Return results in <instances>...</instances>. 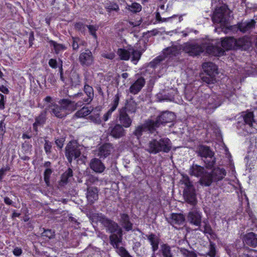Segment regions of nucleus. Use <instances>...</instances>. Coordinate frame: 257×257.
Returning <instances> with one entry per match:
<instances>
[{
  "label": "nucleus",
  "instance_id": "f257e3e1",
  "mask_svg": "<svg viewBox=\"0 0 257 257\" xmlns=\"http://www.w3.org/2000/svg\"><path fill=\"white\" fill-rule=\"evenodd\" d=\"M172 148L170 140L167 138L152 139L150 141L146 147V150L150 154H156L159 152H169Z\"/></svg>",
  "mask_w": 257,
  "mask_h": 257
},
{
  "label": "nucleus",
  "instance_id": "f03ea898",
  "mask_svg": "<svg viewBox=\"0 0 257 257\" xmlns=\"http://www.w3.org/2000/svg\"><path fill=\"white\" fill-rule=\"evenodd\" d=\"M226 175V172L224 168H214L211 172H208L200 181L202 186H209L212 182H217L222 180Z\"/></svg>",
  "mask_w": 257,
  "mask_h": 257
},
{
  "label": "nucleus",
  "instance_id": "7ed1b4c3",
  "mask_svg": "<svg viewBox=\"0 0 257 257\" xmlns=\"http://www.w3.org/2000/svg\"><path fill=\"white\" fill-rule=\"evenodd\" d=\"M198 156L201 158L202 160L205 164V167L211 169L215 163V159L214 157V153L206 146H200L196 152Z\"/></svg>",
  "mask_w": 257,
  "mask_h": 257
},
{
  "label": "nucleus",
  "instance_id": "20e7f679",
  "mask_svg": "<svg viewBox=\"0 0 257 257\" xmlns=\"http://www.w3.org/2000/svg\"><path fill=\"white\" fill-rule=\"evenodd\" d=\"M229 10L225 6L216 9L212 18L214 24L219 25L220 27H224L227 25L229 20Z\"/></svg>",
  "mask_w": 257,
  "mask_h": 257
},
{
  "label": "nucleus",
  "instance_id": "39448f33",
  "mask_svg": "<svg viewBox=\"0 0 257 257\" xmlns=\"http://www.w3.org/2000/svg\"><path fill=\"white\" fill-rule=\"evenodd\" d=\"M109 236L110 243L116 249V252L121 257H132L123 247H118V244L122 240V230L121 233H111Z\"/></svg>",
  "mask_w": 257,
  "mask_h": 257
},
{
  "label": "nucleus",
  "instance_id": "423d86ee",
  "mask_svg": "<svg viewBox=\"0 0 257 257\" xmlns=\"http://www.w3.org/2000/svg\"><path fill=\"white\" fill-rule=\"evenodd\" d=\"M97 221L100 222L106 228V229L110 233H121L122 229L118 226V224L102 214H98L97 216Z\"/></svg>",
  "mask_w": 257,
  "mask_h": 257
},
{
  "label": "nucleus",
  "instance_id": "0eeeda50",
  "mask_svg": "<svg viewBox=\"0 0 257 257\" xmlns=\"http://www.w3.org/2000/svg\"><path fill=\"white\" fill-rule=\"evenodd\" d=\"M83 90L86 96H84V95L82 92H78L72 96L73 99L79 98V100H81V102H82V105L84 103L89 104L93 100L94 97L93 89L88 84L87 81H85L84 82Z\"/></svg>",
  "mask_w": 257,
  "mask_h": 257
},
{
  "label": "nucleus",
  "instance_id": "6e6552de",
  "mask_svg": "<svg viewBox=\"0 0 257 257\" xmlns=\"http://www.w3.org/2000/svg\"><path fill=\"white\" fill-rule=\"evenodd\" d=\"M200 103L204 105L202 107L205 109L212 110L215 109L220 105V100L215 94L210 96L207 94H204Z\"/></svg>",
  "mask_w": 257,
  "mask_h": 257
},
{
  "label": "nucleus",
  "instance_id": "1a4fd4ad",
  "mask_svg": "<svg viewBox=\"0 0 257 257\" xmlns=\"http://www.w3.org/2000/svg\"><path fill=\"white\" fill-rule=\"evenodd\" d=\"M80 154V147L77 143L70 142L66 146L65 155L69 163H71L73 158H78Z\"/></svg>",
  "mask_w": 257,
  "mask_h": 257
},
{
  "label": "nucleus",
  "instance_id": "9d476101",
  "mask_svg": "<svg viewBox=\"0 0 257 257\" xmlns=\"http://www.w3.org/2000/svg\"><path fill=\"white\" fill-rule=\"evenodd\" d=\"M61 107L66 112V115L70 112L75 110L77 108L82 106L81 100L75 103L68 99H62L59 101Z\"/></svg>",
  "mask_w": 257,
  "mask_h": 257
},
{
  "label": "nucleus",
  "instance_id": "9b49d317",
  "mask_svg": "<svg viewBox=\"0 0 257 257\" xmlns=\"http://www.w3.org/2000/svg\"><path fill=\"white\" fill-rule=\"evenodd\" d=\"M175 118L174 114L172 112L165 111L159 115L157 119L154 121L152 120L153 125L155 129L158 127L161 124H165L172 121Z\"/></svg>",
  "mask_w": 257,
  "mask_h": 257
},
{
  "label": "nucleus",
  "instance_id": "f8f14e48",
  "mask_svg": "<svg viewBox=\"0 0 257 257\" xmlns=\"http://www.w3.org/2000/svg\"><path fill=\"white\" fill-rule=\"evenodd\" d=\"M78 59L83 67H89L94 63V57L92 52L88 49L81 52Z\"/></svg>",
  "mask_w": 257,
  "mask_h": 257
},
{
  "label": "nucleus",
  "instance_id": "ddd939ff",
  "mask_svg": "<svg viewBox=\"0 0 257 257\" xmlns=\"http://www.w3.org/2000/svg\"><path fill=\"white\" fill-rule=\"evenodd\" d=\"M152 120L147 121L145 123L136 126L135 130L133 133V135L138 139H139L144 133L149 131L152 132L155 130V128L152 124Z\"/></svg>",
  "mask_w": 257,
  "mask_h": 257
},
{
  "label": "nucleus",
  "instance_id": "4468645a",
  "mask_svg": "<svg viewBox=\"0 0 257 257\" xmlns=\"http://www.w3.org/2000/svg\"><path fill=\"white\" fill-rule=\"evenodd\" d=\"M114 151L112 145L109 143L104 144L94 151V154L100 159H105Z\"/></svg>",
  "mask_w": 257,
  "mask_h": 257
},
{
  "label": "nucleus",
  "instance_id": "2eb2a0df",
  "mask_svg": "<svg viewBox=\"0 0 257 257\" xmlns=\"http://www.w3.org/2000/svg\"><path fill=\"white\" fill-rule=\"evenodd\" d=\"M168 220L173 227L176 229H179L181 227L180 226L184 224L185 217L183 214L180 213H172Z\"/></svg>",
  "mask_w": 257,
  "mask_h": 257
},
{
  "label": "nucleus",
  "instance_id": "dca6fc26",
  "mask_svg": "<svg viewBox=\"0 0 257 257\" xmlns=\"http://www.w3.org/2000/svg\"><path fill=\"white\" fill-rule=\"evenodd\" d=\"M184 51L190 56H196L202 52L203 48L198 44L186 43L183 47Z\"/></svg>",
  "mask_w": 257,
  "mask_h": 257
},
{
  "label": "nucleus",
  "instance_id": "f3484780",
  "mask_svg": "<svg viewBox=\"0 0 257 257\" xmlns=\"http://www.w3.org/2000/svg\"><path fill=\"white\" fill-rule=\"evenodd\" d=\"M183 196L185 201L189 204L195 205L197 202L196 193L194 187L185 188L183 191Z\"/></svg>",
  "mask_w": 257,
  "mask_h": 257
},
{
  "label": "nucleus",
  "instance_id": "a211bd4d",
  "mask_svg": "<svg viewBox=\"0 0 257 257\" xmlns=\"http://www.w3.org/2000/svg\"><path fill=\"white\" fill-rule=\"evenodd\" d=\"M47 110H49L52 114L57 117L63 118L66 116V112L64 111L61 106L55 103H51L46 108Z\"/></svg>",
  "mask_w": 257,
  "mask_h": 257
},
{
  "label": "nucleus",
  "instance_id": "6ab92c4d",
  "mask_svg": "<svg viewBox=\"0 0 257 257\" xmlns=\"http://www.w3.org/2000/svg\"><path fill=\"white\" fill-rule=\"evenodd\" d=\"M108 131L110 135L116 139L122 137L125 135V133L123 126L119 124H116L109 126Z\"/></svg>",
  "mask_w": 257,
  "mask_h": 257
},
{
  "label": "nucleus",
  "instance_id": "aec40b11",
  "mask_svg": "<svg viewBox=\"0 0 257 257\" xmlns=\"http://www.w3.org/2000/svg\"><path fill=\"white\" fill-rule=\"evenodd\" d=\"M208 173L203 167L193 164L189 169V174L196 177H200L199 183L202 178Z\"/></svg>",
  "mask_w": 257,
  "mask_h": 257
},
{
  "label": "nucleus",
  "instance_id": "412c9836",
  "mask_svg": "<svg viewBox=\"0 0 257 257\" xmlns=\"http://www.w3.org/2000/svg\"><path fill=\"white\" fill-rule=\"evenodd\" d=\"M47 110L45 108V110L41 112V113L35 118V121L33 124V127L35 132H38V128L40 126H43L47 120Z\"/></svg>",
  "mask_w": 257,
  "mask_h": 257
},
{
  "label": "nucleus",
  "instance_id": "4be33fe9",
  "mask_svg": "<svg viewBox=\"0 0 257 257\" xmlns=\"http://www.w3.org/2000/svg\"><path fill=\"white\" fill-rule=\"evenodd\" d=\"M118 119L124 127H129L132 123V119L130 117L127 112H125L124 109H120L119 110Z\"/></svg>",
  "mask_w": 257,
  "mask_h": 257
},
{
  "label": "nucleus",
  "instance_id": "5701e85b",
  "mask_svg": "<svg viewBox=\"0 0 257 257\" xmlns=\"http://www.w3.org/2000/svg\"><path fill=\"white\" fill-rule=\"evenodd\" d=\"M187 219L188 221L196 226H200L201 222V213L194 209L189 212Z\"/></svg>",
  "mask_w": 257,
  "mask_h": 257
},
{
  "label": "nucleus",
  "instance_id": "b1692460",
  "mask_svg": "<svg viewBox=\"0 0 257 257\" xmlns=\"http://www.w3.org/2000/svg\"><path fill=\"white\" fill-rule=\"evenodd\" d=\"M145 83V79L143 77H140L131 85L129 91L132 94H137L141 90Z\"/></svg>",
  "mask_w": 257,
  "mask_h": 257
},
{
  "label": "nucleus",
  "instance_id": "393cba45",
  "mask_svg": "<svg viewBox=\"0 0 257 257\" xmlns=\"http://www.w3.org/2000/svg\"><path fill=\"white\" fill-rule=\"evenodd\" d=\"M90 168L96 173H102L105 169L104 165L98 158L92 159L89 163Z\"/></svg>",
  "mask_w": 257,
  "mask_h": 257
},
{
  "label": "nucleus",
  "instance_id": "a878e982",
  "mask_svg": "<svg viewBox=\"0 0 257 257\" xmlns=\"http://www.w3.org/2000/svg\"><path fill=\"white\" fill-rule=\"evenodd\" d=\"M146 236L152 246V250L154 254L159 248L160 238L157 235L152 233Z\"/></svg>",
  "mask_w": 257,
  "mask_h": 257
},
{
  "label": "nucleus",
  "instance_id": "bb28decb",
  "mask_svg": "<svg viewBox=\"0 0 257 257\" xmlns=\"http://www.w3.org/2000/svg\"><path fill=\"white\" fill-rule=\"evenodd\" d=\"M98 190L96 187H89L87 188V199L89 203H93L98 198Z\"/></svg>",
  "mask_w": 257,
  "mask_h": 257
},
{
  "label": "nucleus",
  "instance_id": "cd10ccee",
  "mask_svg": "<svg viewBox=\"0 0 257 257\" xmlns=\"http://www.w3.org/2000/svg\"><path fill=\"white\" fill-rule=\"evenodd\" d=\"M205 73L215 75L217 74V66L212 62H205L202 64Z\"/></svg>",
  "mask_w": 257,
  "mask_h": 257
},
{
  "label": "nucleus",
  "instance_id": "c85d7f7f",
  "mask_svg": "<svg viewBox=\"0 0 257 257\" xmlns=\"http://www.w3.org/2000/svg\"><path fill=\"white\" fill-rule=\"evenodd\" d=\"M221 46L223 49L231 50L235 48V39L233 37H227L221 41Z\"/></svg>",
  "mask_w": 257,
  "mask_h": 257
},
{
  "label": "nucleus",
  "instance_id": "c756f323",
  "mask_svg": "<svg viewBox=\"0 0 257 257\" xmlns=\"http://www.w3.org/2000/svg\"><path fill=\"white\" fill-rule=\"evenodd\" d=\"M244 240L246 244L252 247L257 246V235L253 232L247 233L244 236Z\"/></svg>",
  "mask_w": 257,
  "mask_h": 257
},
{
  "label": "nucleus",
  "instance_id": "7c9ffc66",
  "mask_svg": "<svg viewBox=\"0 0 257 257\" xmlns=\"http://www.w3.org/2000/svg\"><path fill=\"white\" fill-rule=\"evenodd\" d=\"M121 109H124L126 112L130 114L135 113L138 109V104L132 99L127 100L124 107Z\"/></svg>",
  "mask_w": 257,
  "mask_h": 257
},
{
  "label": "nucleus",
  "instance_id": "2f4dec72",
  "mask_svg": "<svg viewBox=\"0 0 257 257\" xmlns=\"http://www.w3.org/2000/svg\"><path fill=\"white\" fill-rule=\"evenodd\" d=\"M120 222L121 225L126 231L131 230L133 228V224L130 221V218L127 214L123 213L120 215Z\"/></svg>",
  "mask_w": 257,
  "mask_h": 257
},
{
  "label": "nucleus",
  "instance_id": "473e14b6",
  "mask_svg": "<svg viewBox=\"0 0 257 257\" xmlns=\"http://www.w3.org/2000/svg\"><path fill=\"white\" fill-rule=\"evenodd\" d=\"M255 23V21L253 20H251L249 21L239 23V31L242 33H245L254 27Z\"/></svg>",
  "mask_w": 257,
  "mask_h": 257
},
{
  "label": "nucleus",
  "instance_id": "72a5a7b5",
  "mask_svg": "<svg viewBox=\"0 0 257 257\" xmlns=\"http://www.w3.org/2000/svg\"><path fill=\"white\" fill-rule=\"evenodd\" d=\"M206 52L209 54L214 56H221L223 55L224 53V50L213 45H209L206 48Z\"/></svg>",
  "mask_w": 257,
  "mask_h": 257
},
{
  "label": "nucleus",
  "instance_id": "f704fd0d",
  "mask_svg": "<svg viewBox=\"0 0 257 257\" xmlns=\"http://www.w3.org/2000/svg\"><path fill=\"white\" fill-rule=\"evenodd\" d=\"M49 43L51 46L53 47L55 52L57 54L64 51L67 49V47L64 45L59 44L53 40L49 41Z\"/></svg>",
  "mask_w": 257,
  "mask_h": 257
},
{
  "label": "nucleus",
  "instance_id": "c9c22d12",
  "mask_svg": "<svg viewBox=\"0 0 257 257\" xmlns=\"http://www.w3.org/2000/svg\"><path fill=\"white\" fill-rule=\"evenodd\" d=\"M160 252L163 257H173L170 246L167 244H162L161 245Z\"/></svg>",
  "mask_w": 257,
  "mask_h": 257
},
{
  "label": "nucleus",
  "instance_id": "e433bc0d",
  "mask_svg": "<svg viewBox=\"0 0 257 257\" xmlns=\"http://www.w3.org/2000/svg\"><path fill=\"white\" fill-rule=\"evenodd\" d=\"M227 29H228L234 33H236V32H237L238 31H239V23H238L236 25L230 26L229 27L228 26V23H227V25L225 27H224V28L223 27L219 28L217 26H216L215 30V31L218 32L219 33H220L221 31H223L224 33H226Z\"/></svg>",
  "mask_w": 257,
  "mask_h": 257
},
{
  "label": "nucleus",
  "instance_id": "4c0bfd02",
  "mask_svg": "<svg viewBox=\"0 0 257 257\" xmlns=\"http://www.w3.org/2000/svg\"><path fill=\"white\" fill-rule=\"evenodd\" d=\"M92 110L91 107H83L81 109L78 110L75 114L77 117H83L89 115Z\"/></svg>",
  "mask_w": 257,
  "mask_h": 257
},
{
  "label": "nucleus",
  "instance_id": "58836bf2",
  "mask_svg": "<svg viewBox=\"0 0 257 257\" xmlns=\"http://www.w3.org/2000/svg\"><path fill=\"white\" fill-rule=\"evenodd\" d=\"M72 46L73 50L77 51L80 46H85L86 42L78 37H72Z\"/></svg>",
  "mask_w": 257,
  "mask_h": 257
},
{
  "label": "nucleus",
  "instance_id": "ea45409f",
  "mask_svg": "<svg viewBox=\"0 0 257 257\" xmlns=\"http://www.w3.org/2000/svg\"><path fill=\"white\" fill-rule=\"evenodd\" d=\"M105 9L108 13L112 12H117L119 10L118 5L115 3L109 2L104 5Z\"/></svg>",
  "mask_w": 257,
  "mask_h": 257
},
{
  "label": "nucleus",
  "instance_id": "a19ab883",
  "mask_svg": "<svg viewBox=\"0 0 257 257\" xmlns=\"http://www.w3.org/2000/svg\"><path fill=\"white\" fill-rule=\"evenodd\" d=\"M117 53L121 60H128L130 58V48L127 50L118 49Z\"/></svg>",
  "mask_w": 257,
  "mask_h": 257
},
{
  "label": "nucleus",
  "instance_id": "79ce46f5",
  "mask_svg": "<svg viewBox=\"0 0 257 257\" xmlns=\"http://www.w3.org/2000/svg\"><path fill=\"white\" fill-rule=\"evenodd\" d=\"M202 81L208 84H213L216 82L215 75L205 73L202 77Z\"/></svg>",
  "mask_w": 257,
  "mask_h": 257
},
{
  "label": "nucleus",
  "instance_id": "37998d69",
  "mask_svg": "<svg viewBox=\"0 0 257 257\" xmlns=\"http://www.w3.org/2000/svg\"><path fill=\"white\" fill-rule=\"evenodd\" d=\"M126 8L134 13L140 12L142 10L141 5L137 3H133L131 5L127 4Z\"/></svg>",
  "mask_w": 257,
  "mask_h": 257
},
{
  "label": "nucleus",
  "instance_id": "c03bdc74",
  "mask_svg": "<svg viewBox=\"0 0 257 257\" xmlns=\"http://www.w3.org/2000/svg\"><path fill=\"white\" fill-rule=\"evenodd\" d=\"M249 42L247 39L242 37L237 40L235 39V48L239 47L242 49H245L246 46L248 45Z\"/></svg>",
  "mask_w": 257,
  "mask_h": 257
},
{
  "label": "nucleus",
  "instance_id": "a18cd8bd",
  "mask_svg": "<svg viewBox=\"0 0 257 257\" xmlns=\"http://www.w3.org/2000/svg\"><path fill=\"white\" fill-rule=\"evenodd\" d=\"M130 56L132 55V61L138 62L141 56V53L133 47H130Z\"/></svg>",
  "mask_w": 257,
  "mask_h": 257
},
{
  "label": "nucleus",
  "instance_id": "49530a36",
  "mask_svg": "<svg viewBox=\"0 0 257 257\" xmlns=\"http://www.w3.org/2000/svg\"><path fill=\"white\" fill-rule=\"evenodd\" d=\"M248 215L249 216L248 224L251 223L250 225L248 224V226L250 227L251 230H254V228H257V220L255 216L252 214V213L248 212Z\"/></svg>",
  "mask_w": 257,
  "mask_h": 257
},
{
  "label": "nucleus",
  "instance_id": "de8ad7c7",
  "mask_svg": "<svg viewBox=\"0 0 257 257\" xmlns=\"http://www.w3.org/2000/svg\"><path fill=\"white\" fill-rule=\"evenodd\" d=\"M243 119L246 124H247L250 126H251L252 122L253 121V113L252 112H247L244 115Z\"/></svg>",
  "mask_w": 257,
  "mask_h": 257
},
{
  "label": "nucleus",
  "instance_id": "09e8293b",
  "mask_svg": "<svg viewBox=\"0 0 257 257\" xmlns=\"http://www.w3.org/2000/svg\"><path fill=\"white\" fill-rule=\"evenodd\" d=\"M73 171L71 169L69 168L66 171H65L61 177V181L65 183L68 181L69 178L72 177Z\"/></svg>",
  "mask_w": 257,
  "mask_h": 257
},
{
  "label": "nucleus",
  "instance_id": "8fccbe9b",
  "mask_svg": "<svg viewBox=\"0 0 257 257\" xmlns=\"http://www.w3.org/2000/svg\"><path fill=\"white\" fill-rule=\"evenodd\" d=\"M71 80L73 85L76 86L80 84L81 81L80 76L76 73H72Z\"/></svg>",
  "mask_w": 257,
  "mask_h": 257
},
{
  "label": "nucleus",
  "instance_id": "3c124183",
  "mask_svg": "<svg viewBox=\"0 0 257 257\" xmlns=\"http://www.w3.org/2000/svg\"><path fill=\"white\" fill-rule=\"evenodd\" d=\"M87 28L89 30V33L95 38H97L96 31L98 29V25H87Z\"/></svg>",
  "mask_w": 257,
  "mask_h": 257
},
{
  "label": "nucleus",
  "instance_id": "603ef678",
  "mask_svg": "<svg viewBox=\"0 0 257 257\" xmlns=\"http://www.w3.org/2000/svg\"><path fill=\"white\" fill-rule=\"evenodd\" d=\"M120 97V93H119L118 92L117 93V94H116L115 95V96L113 98L112 102L111 103V108H112V109H113L114 110L116 109V108H117V107L118 105Z\"/></svg>",
  "mask_w": 257,
  "mask_h": 257
},
{
  "label": "nucleus",
  "instance_id": "864d4df0",
  "mask_svg": "<svg viewBox=\"0 0 257 257\" xmlns=\"http://www.w3.org/2000/svg\"><path fill=\"white\" fill-rule=\"evenodd\" d=\"M164 59V57L162 56H159L154 59L152 61H151L149 65L151 67L154 68L156 67L161 61H162Z\"/></svg>",
  "mask_w": 257,
  "mask_h": 257
},
{
  "label": "nucleus",
  "instance_id": "5fc2aeb1",
  "mask_svg": "<svg viewBox=\"0 0 257 257\" xmlns=\"http://www.w3.org/2000/svg\"><path fill=\"white\" fill-rule=\"evenodd\" d=\"M180 182L182 184H184L186 188L189 187H193L192 183L190 182L189 177L187 176H183L182 179L180 180Z\"/></svg>",
  "mask_w": 257,
  "mask_h": 257
},
{
  "label": "nucleus",
  "instance_id": "6e6d98bb",
  "mask_svg": "<svg viewBox=\"0 0 257 257\" xmlns=\"http://www.w3.org/2000/svg\"><path fill=\"white\" fill-rule=\"evenodd\" d=\"M86 28L87 25H84L81 22H77L75 24V28L77 30L80 31L82 33H85Z\"/></svg>",
  "mask_w": 257,
  "mask_h": 257
},
{
  "label": "nucleus",
  "instance_id": "4d7b16f0",
  "mask_svg": "<svg viewBox=\"0 0 257 257\" xmlns=\"http://www.w3.org/2000/svg\"><path fill=\"white\" fill-rule=\"evenodd\" d=\"M42 235L51 239L54 237L55 232L51 229H44Z\"/></svg>",
  "mask_w": 257,
  "mask_h": 257
},
{
  "label": "nucleus",
  "instance_id": "13d9d810",
  "mask_svg": "<svg viewBox=\"0 0 257 257\" xmlns=\"http://www.w3.org/2000/svg\"><path fill=\"white\" fill-rule=\"evenodd\" d=\"M199 92L195 94L194 93L191 92L189 89H187L185 91V97L188 101H191L193 98L195 97V95L198 96Z\"/></svg>",
  "mask_w": 257,
  "mask_h": 257
},
{
  "label": "nucleus",
  "instance_id": "bf43d9fd",
  "mask_svg": "<svg viewBox=\"0 0 257 257\" xmlns=\"http://www.w3.org/2000/svg\"><path fill=\"white\" fill-rule=\"evenodd\" d=\"M102 57L109 60H112L115 57V54L112 51L104 52L101 54Z\"/></svg>",
  "mask_w": 257,
  "mask_h": 257
},
{
  "label": "nucleus",
  "instance_id": "052dcab7",
  "mask_svg": "<svg viewBox=\"0 0 257 257\" xmlns=\"http://www.w3.org/2000/svg\"><path fill=\"white\" fill-rule=\"evenodd\" d=\"M90 119L96 124H100L101 121L99 114L97 113L95 115H91L89 116Z\"/></svg>",
  "mask_w": 257,
  "mask_h": 257
},
{
  "label": "nucleus",
  "instance_id": "680f3d73",
  "mask_svg": "<svg viewBox=\"0 0 257 257\" xmlns=\"http://www.w3.org/2000/svg\"><path fill=\"white\" fill-rule=\"evenodd\" d=\"M52 173V170L49 168H47L44 172V180L47 185L49 183L50 176Z\"/></svg>",
  "mask_w": 257,
  "mask_h": 257
},
{
  "label": "nucleus",
  "instance_id": "e2e57ef3",
  "mask_svg": "<svg viewBox=\"0 0 257 257\" xmlns=\"http://www.w3.org/2000/svg\"><path fill=\"white\" fill-rule=\"evenodd\" d=\"M52 145L51 143L48 141H45L44 150L47 154H50L51 153Z\"/></svg>",
  "mask_w": 257,
  "mask_h": 257
},
{
  "label": "nucleus",
  "instance_id": "0e129e2a",
  "mask_svg": "<svg viewBox=\"0 0 257 257\" xmlns=\"http://www.w3.org/2000/svg\"><path fill=\"white\" fill-rule=\"evenodd\" d=\"M115 110L112 109V108H110L103 115L102 119L104 121H106L108 120L111 116V114L112 112H113Z\"/></svg>",
  "mask_w": 257,
  "mask_h": 257
},
{
  "label": "nucleus",
  "instance_id": "69168bd1",
  "mask_svg": "<svg viewBox=\"0 0 257 257\" xmlns=\"http://www.w3.org/2000/svg\"><path fill=\"white\" fill-rule=\"evenodd\" d=\"M203 232L205 233H208L210 235H212L213 234V231L210 225L206 223L204 226V230Z\"/></svg>",
  "mask_w": 257,
  "mask_h": 257
},
{
  "label": "nucleus",
  "instance_id": "338daca9",
  "mask_svg": "<svg viewBox=\"0 0 257 257\" xmlns=\"http://www.w3.org/2000/svg\"><path fill=\"white\" fill-rule=\"evenodd\" d=\"M10 169V168L8 166L0 169V181L3 179L4 176L5 175L6 172L9 171Z\"/></svg>",
  "mask_w": 257,
  "mask_h": 257
},
{
  "label": "nucleus",
  "instance_id": "774afa93",
  "mask_svg": "<svg viewBox=\"0 0 257 257\" xmlns=\"http://www.w3.org/2000/svg\"><path fill=\"white\" fill-rule=\"evenodd\" d=\"M176 51V49L175 48L173 47H169L167 48L166 50L164 51V54L167 55H174L175 51Z\"/></svg>",
  "mask_w": 257,
  "mask_h": 257
}]
</instances>
